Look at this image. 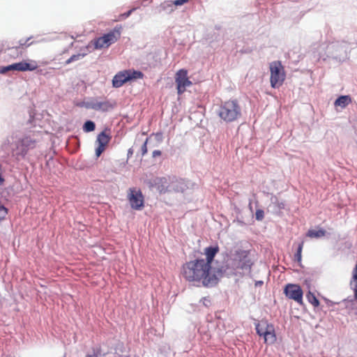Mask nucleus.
<instances>
[{"label":"nucleus","mask_w":357,"mask_h":357,"mask_svg":"<svg viewBox=\"0 0 357 357\" xmlns=\"http://www.w3.org/2000/svg\"><path fill=\"white\" fill-rule=\"evenodd\" d=\"M181 275L188 282H202L203 286L212 287L217 282V278L211 273L204 259L190 260L183 264Z\"/></svg>","instance_id":"nucleus-1"},{"label":"nucleus","mask_w":357,"mask_h":357,"mask_svg":"<svg viewBox=\"0 0 357 357\" xmlns=\"http://www.w3.org/2000/svg\"><path fill=\"white\" fill-rule=\"evenodd\" d=\"M252 265L253 261L250 257V251L241 248L231 251L226 261L227 269H231L232 271H250Z\"/></svg>","instance_id":"nucleus-2"},{"label":"nucleus","mask_w":357,"mask_h":357,"mask_svg":"<svg viewBox=\"0 0 357 357\" xmlns=\"http://www.w3.org/2000/svg\"><path fill=\"white\" fill-rule=\"evenodd\" d=\"M121 36V32L114 29L102 36L92 40L88 45V47H93V50L107 48L116 43Z\"/></svg>","instance_id":"nucleus-3"},{"label":"nucleus","mask_w":357,"mask_h":357,"mask_svg":"<svg viewBox=\"0 0 357 357\" xmlns=\"http://www.w3.org/2000/svg\"><path fill=\"white\" fill-rule=\"evenodd\" d=\"M270 82L272 88L281 86L286 78L284 66L280 61H275L269 64Z\"/></svg>","instance_id":"nucleus-4"},{"label":"nucleus","mask_w":357,"mask_h":357,"mask_svg":"<svg viewBox=\"0 0 357 357\" xmlns=\"http://www.w3.org/2000/svg\"><path fill=\"white\" fill-rule=\"evenodd\" d=\"M241 115V107L235 100L225 102L220 107V117L225 121L231 122L236 120Z\"/></svg>","instance_id":"nucleus-5"},{"label":"nucleus","mask_w":357,"mask_h":357,"mask_svg":"<svg viewBox=\"0 0 357 357\" xmlns=\"http://www.w3.org/2000/svg\"><path fill=\"white\" fill-rule=\"evenodd\" d=\"M144 74L141 71L126 70L118 73L112 79V85L115 88L123 86L126 82L133 79H142Z\"/></svg>","instance_id":"nucleus-6"},{"label":"nucleus","mask_w":357,"mask_h":357,"mask_svg":"<svg viewBox=\"0 0 357 357\" xmlns=\"http://www.w3.org/2000/svg\"><path fill=\"white\" fill-rule=\"evenodd\" d=\"M127 197L132 209L141 210L143 208L144 198L141 190L136 188H130Z\"/></svg>","instance_id":"nucleus-7"},{"label":"nucleus","mask_w":357,"mask_h":357,"mask_svg":"<svg viewBox=\"0 0 357 357\" xmlns=\"http://www.w3.org/2000/svg\"><path fill=\"white\" fill-rule=\"evenodd\" d=\"M188 75V70L185 69H180L176 73L175 82L178 95L183 93L186 88L192 84Z\"/></svg>","instance_id":"nucleus-8"},{"label":"nucleus","mask_w":357,"mask_h":357,"mask_svg":"<svg viewBox=\"0 0 357 357\" xmlns=\"http://www.w3.org/2000/svg\"><path fill=\"white\" fill-rule=\"evenodd\" d=\"M284 294L289 299H292L298 304L303 303V292L301 287L295 284H287L284 289Z\"/></svg>","instance_id":"nucleus-9"},{"label":"nucleus","mask_w":357,"mask_h":357,"mask_svg":"<svg viewBox=\"0 0 357 357\" xmlns=\"http://www.w3.org/2000/svg\"><path fill=\"white\" fill-rule=\"evenodd\" d=\"M110 139L111 136L106 130L101 132L98 135L96 142H98V146L96 149V155L97 157H99L104 152Z\"/></svg>","instance_id":"nucleus-10"},{"label":"nucleus","mask_w":357,"mask_h":357,"mask_svg":"<svg viewBox=\"0 0 357 357\" xmlns=\"http://www.w3.org/2000/svg\"><path fill=\"white\" fill-rule=\"evenodd\" d=\"M116 105L114 102H111L109 100H94L89 103V107L96 110L101 112H108L112 109Z\"/></svg>","instance_id":"nucleus-11"},{"label":"nucleus","mask_w":357,"mask_h":357,"mask_svg":"<svg viewBox=\"0 0 357 357\" xmlns=\"http://www.w3.org/2000/svg\"><path fill=\"white\" fill-rule=\"evenodd\" d=\"M220 249L218 245L209 246L204 249V255H206V259H204V264L212 270V262L218 253Z\"/></svg>","instance_id":"nucleus-12"},{"label":"nucleus","mask_w":357,"mask_h":357,"mask_svg":"<svg viewBox=\"0 0 357 357\" xmlns=\"http://www.w3.org/2000/svg\"><path fill=\"white\" fill-rule=\"evenodd\" d=\"M15 63L17 67V71L19 72L33 71L37 69L38 66L37 62L33 60H24Z\"/></svg>","instance_id":"nucleus-13"},{"label":"nucleus","mask_w":357,"mask_h":357,"mask_svg":"<svg viewBox=\"0 0 357 357\" xmlns=\"http://www.w3.org/2000/svg\"><path fill=\"white\" fill-rule=\"evenodd\" d=\"M273 325L269 324L268 321L262 319L255 324L257 333L260 337H264L268 331L272 330Z\"/></svg>","instance_id":"nucleus-14"},{"label":"nucleus","mask_w":357,"mask_h":357,"mask_svg":"<svg viewBox=\"0 0 357 357\" xmlns=\"http://www.w3.org/2000/svg\"><path fill=\"white\" fill-rule=\"evenodd\" d=\"M21 155H25L29 149L36 146V141L29 137H26L21 140Z\"/></svg>","instance_id":"nucleus-15"},{"label":"nucleus","mask_w":357,"mask_h":357,"mask_svg":"<svg viewBox=\"0 0 357 357\" xmlns=\"http://www.w3.org/2000/svg\"><path fill=\"white\" fill-rule=\"evenodd\" d=\"M351 102V98L349 96H341L334 102L335 107H340L341 108L346 107Z\"/></svg>","instance_id":"nucleus-16"},{"label":"nucleus","mask_w":357,"mask_h":357,"mask_svg":"<svg viewBox=\"0 0 357 357\" xmlns=\"http://www.w3.org/2000/svg\"><path fill=\"white\" fill-rule=\"evenodd\" d=\"M263 337H264L265 344H274L277 340L275 328L273 327L272 328V330L268 331Z\"/></svg>","instance_id":"nucleus-17"},{"label":"nucleus","mask_w":357,"mask_h":357,"mask_svg":"<svg viewBox=\"0 0 357 357\" xmlns=\"http://www.w3.org/2000/svg\"><path fill=\"white\" fill-rule=\"evenodd\" d=\"M8 55L13 59L21 57L23 54V51L16 46L8 47Z\"/></svg>","instance_id":"nucleus-18"},{"label":"nucleus","mask_w":357,"mask_h":357,"mask_svg":"<svg viewBox=\"0 0 357 357\" xmlns=\"http://www.w3.org/2000/svg\"><path fill=\"white\" fill-rule=\"evenodd\" d=\"M326 235V231L320 229L319 230L310 229L308 230L306 236L310 238H320Z\"/></svg>","instance_id":"nucleus-19"},{"label":"nucleus","mask_w":357,"mask_h":357,"mask_svg":"<svg viewBox=\"0 0 357 357\" xmlns=\"http://www.w3.org/2000/svg\"><path fill=\"white\" fill-rule=\"evenodd\" d=\"M306 297L309 303H310L313 306L318 307L320 303L313 293L309 291L307 294Z\"/></svg>","instance_id":"nucleus-20"},{"label":"nucleus","mask_w":357,"mask_h":357,"mask_svg":"<svg viewBox=\"0 0 357 357\" xmlns=\"http://www.w3.org/2000/svg\"><path fill=\"white\" fill-rule=\"evenodd\" d=\"M30 39L31 38L20 39L18 42V44L15 46L19 47L20 50H22L32 44V43H29Z\"/></svg>","instance_id":"nucleus-21"},{"label":"nucleus","mask_w":357,"mask_h":357,"mask_svg":"<svg viewBox=\"0 0 357 357\" xmlns=\"http://www.w3.org/2000/svg\"><path fill=\"white\" fill-rule=\"evenodd\" d=\"M172 188L175 191L183 192L184 190V183L182 180L176 181L172 183Z\"/></svg>","instance_id":"nucleus-22"},{"label":"nucleus","mask_w":357,"mask_h":357,"mask_svg":"<svg viewBox=\"0 0 357 357\" xmlns=\"http://www.w3.org/2000/svg\"><path fill=\"white\" fill-rule=\"evenodd\" d=\"M10 70L17 71V67L16 63H13L11 65L0 68V73H1V74L6 73L7 72L10 71Z\"/></svg>","instance_id":"nucleus-23"},{"label":"nucleus","mask_w":357,"mask_h":357,"mask_svg":"<svg viewBox=\"0 0 357 357\" xmlns=\"http://www.w3.org/2000/svg\"><path fill=\"white\" fill-rule=\"evenodd\" d=\"M95 128L96 125L91 121H87L86 122H85L83 126L84 130L86 132L93 131L95 130Z\"/></svg>","instance_id":"nucleus-24"},{"label":"nucleus","mask_w":357,"mask_h":357,"mask_svg":"<svg viewBox=\"0 0 357 357\" xmlns=\"http://www.w3.org/2000/svg\"><path fill=\"white\" fill-rule=\"evenodd\" d=\"M303 245H304V242H303V241H302L301 243H299L298 247V249H297V252H296V254H295V255H294L295 259H296L298 262H301V259H302L301 253H302V250H303Z\"/></svg>","instance_id":"nucleus-25"},{"label":"nucleus","mask_w":357,"mask_h":357,"mask_svg":"<svg viewBox=\"0 0 357 357\" xmlns=\"http://www.w3.org/2000/svg\"><path fill=\"white\" fill-rule=\"evenodd\" d=\"M85 54H73L72 55L68 60L66 61V64H69L73 61H77L80 58H82L84 56Z\"/></svg>","instance_id":"nucleus-26"},{"label":"nucleus","mask_w":357,"mask_h":357,"mask_svg":"<svg viewBox=\"0 0 357 357\" xmlns=\"http://www.w3.org/2000/svg\"><path fill=\"white\" fill-rule=\"evenodd\" d=\"M8 214V209L4 206L0 204V221L3 220Z\"/></svg>","instance_id":"nucleus-27"},{"label":"nucleus","mask_w":357,"mask_h":357,"mask_svg":"<svg viewBox=\"0 0 357 357\" xmlns=\"http://www.w3.org/2000/svg\"><path fill=\"white\" fill-rule=\"evenodd\" d=\"M149 141V138H146L145 142L143 143L142 147H141V153L142 155L144 156L147 153L148 149H147V143Z\"/></svg>","instance_id":"nucleus-28"},{"label":"nucleus","mask_w":357,"mask_h":357,"mask_svg":"<svg viewBox=\"0 0 357 357\" xmlns=\"http://www.w3.org/2000/svg\"><path fill=\"white\" fill-rule=\"evenodd\" d=\"M256 219L257 220H262L264 216V211L262 210H257L255 213Z\"/></svg>","instance_id":"nucleus-29"},{"label":"nucleus","mask_w":357,"mask_h":357,"mask_svg":"<svg viewBox=\"0 0 357 357\" xmlns=\"http://www.w3.org/2000/svg\"><path fill=\"white\" fill-rule=\"evenodd\" d=\"M189 1V0H175L172 2V4L178 6H181L184 3H186Z\"/></svg>","instance_id":"nucleus-30"},{"label":"nucleus","mask_w":357,"mask_h":357,"mask_svg":"<svg viewBox=\"0 0 357 357\" xmlns=\"http://www.w3.org/2000/svg\"><path fill=\"white\" fill-rule=\"evenodd\" d=\"M162 154V152L160 150H155L152 153L153 158H156L160 156Z\"/></svg>","instance_id":"nucleus-31"},{"label":"nucleus","mask_w":357,"mask_h":357,"mask_svg":"<svg viewBox=\"0 0 357 357\" xmlns=\"http://www.w3.org/2000/svg\"><path fill=\"white\" fill-rule=\"evenodd\" d=\"M1 165H0V185H1L4 182V178L1 175Z\"/></svg>","instance_id":"nucleus-32"},{"label":"nucleus","mask_w":357,"mask_h":357,"mask_svg":"<svg viewBox=\"0 0 357 357\" xmlns=\"http://www.w3.org/2000/svg\"><path fill=\"white\" fill-rule=\"evenodd\" d=\"M354 293L355 299L357 301V284H354Z\"/></svg>","instance_id":"nucleus-33"},{"label":"nucleus","mask_w":357,"mask_h":357,"mask_svg":"<svg viewBox=\"0 0 357 357\" xmlns=\"http://www.w3.org/2000/svg\"><path fill=\"white\" fill-rule=\"evenodd\" d=\"M132 154H133V150L132 148H130L128 151V158L131 157L132 155Z\"/></svg>","instance_id":"nucleus-34"},{"label":"nucleus","mask_w":357,"mask_h":357,"mask_svg":"<svg viewBox=\"0 0 357 357\" xmlns=\"http://www.w3.org/2000/svg\"><path fill=\"white\" fill-rule=\"evenodd\" d=\"M262 284H263L262 281H259V282H256V285H258V284L261 285Z\"/></svg>","instance_id":"nucleus-35"},{"label":"nucleus","mask_w":357,"mask_h":357,"mask_svg":"<svg viewBox=\"0 0 357 357\" xmlns=\"http://www.w3.org/2000/svg\"><path fill=\"white\" fill-rule=\"evenodd\" d=\"M132 10H129L127 13H126V17L129 16L130 14L131 13Z\"/></svg>","instance_id":"nucleus-36"}]
</instances>
